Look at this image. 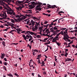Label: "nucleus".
Instances as JSON below:
<instances>
[{
  "label": "nucleus",
  "mask_w": 77,
  "mask_h": 77,
  "mask_svg": "<svg viewBox=\"0 0 77 77\" xmlns=\"http://www.w3.org/2000/svg\"><path fill=\"white\" fill-rule=\"evenodd\" d=\"M33 20H35V21H36V20H37V18L36 17H34L33 18Z\"/></svg>",
  "instance_id": "38"
},
{
  "label": "nucleus",
  "mask_w": 77,
  "mask_h": 77,
  "mask_svg": "<svg viewBox=\"0 0 77 77\" xmlns=\"http://www.w3.org/2000/svg\"><path fill=\"white\" fill-rule=\"evenodd\" d=\"M65 59L66 60V62H69V61H71V59L69 58H68L66 59L65 58Z\"/></svg>",
  "instance_id": "4"
},
{
  "label": "nucleus",
  "mask_w": 77,
  "mask_h": 77,
  "mask_svg": "<svg viewBox=\"0 0 77 77\" xmlns=\"http://www.w3.org/2000/svg\"><path fill=\"white\" fill-rule=\"evenodd\" d=\"M41 56H42V55L41 54H40L39 55H38L37 57H41Z\"/></svg>",
  "instance_id": "51"
},
{
  "label": "nucleus",
  "mask_w": 77,
  "mask_h": 77,
  "mask_svg": "<svg viewBox=\"0 0 77 77\" xmlns=\"http://www.w3.org/2000/svg\"><path fill=\"white\" fill-rule=\"evenodd\" d=\"M4 60L5 61H7V59H6V58H4Z\"/></svg>",
  "instance_id": "61"
},
{
  "label": "nucleus",
  "mask_w": 77,
  "mask_h": 77,
  "mask_svg": "<svg viewBox=\"0 0 77 77\" xmlns=\"http://www.w3.org/2000/svg\"><path fill=\"white\" fill-rule=\"evenodd\" d=\"M32 39L33 38H30L29 40V41H30L31 40H32Z\"/></svg>",
  "instance_id": "59"
},
{
  "label": "nucleus",
  "mask_w": 77,
  "mask_h": 77,
  "mask_svg": "<svg viewBox=\"0 0 77 77\" xmlns=\"http://www.w3.org/2000/svg\"><path fill=\"white\" fill-rule=\"evenodd\" d=\"M22 3H23V1H16V3H19V4H21Z\"/></svg>",
  "instance_id": "6"
},
{
  "label": "nucleus",
  "mask_w": 77,
  "mask_h": 77,
  "mask_svg": "<svg viewBox=\"0 0 77 77\" xmlns=\"http://www.w3.org/2000/svg\"><path fill=\"white\" fill-rule=\"evenodd\" d=\"M61 13H63V14H64V12L63 11H60L58 12V14H61Z\"/></svg>",
  "instance_id": "30"
},
{
  "label": "nucleus",
  "mask_w": 77,
  "mask_h": 77,
  "mask_svg": "<svg viewBox=\"0 0 77 77\" xmlns=\"http://www.w3.org/2000/svg\"><path fill=\"white\" fill-rule=\"evenodd\" d=\"M41 32H42V31H40L39 33L41 35H42V33H41Z\"/></svg>",
  "instance_id": "60"
},
{
  "label": "nucleus",
  "mask_w": 77,
  "mask_h": 77,
  "mask_svg": "<svg viewBox=\"0 0 77 77\" xmlns=\"http://www.w3.org/2000/svg\"><path fill=\"white\" fill-rule=\"evenodd\" d=\"M33 31H35L36 30H38L37 28H32Z\"/></svg>",
  "instance_id": "20"
},
{
  "label": "nucleus",
  "mask_w": 77,
  "mask_h": 77,
  "mask_svg": "<svg viewBox=\"0 0 77 77\" xmlns=\"http://www.w3.org/2000/svg\"><path fill=\"white\" fill-rule=\"evenodd\" d=\"M35 23H36V22H31V25L32 26H34V25H35Z\"/></svg>",
  "instance_id": "9"
},
{
  "label": "nucleus",
  "mask_w": 77,
  "mask_h": 77,
  "mask_svg": "<svg viewBox=\"0 0 77 77\" xmlns=\"http://www.w3.org/2000/svg\"><path fill=\"white\" fill-rule=\"evenodd\" d=\"M35 26H34V27H35V28L37 29H38V26H37V25H36V23H35Z\"/></svg>",
  "instance_id": "32"
},
{
  "label": "nucleus",
  "mask_w": 77,
  "mask_h": 77,
  "mask_svg": "<svg viewBox=\"0 0 77 77\" xmlns=\"http://www.w3.org/2000/svg\"><path fill=\"white\" fill-rule=\"evenodd\" d=\"M42 15H46V16H48V17H50V16L51 15V14H45V13H42Z\"/></svg>",
  "instance_id": "7"
},
{
  "label": "nucleus",
  "mask_w": 77,
  "mask_h": 77,
  "mask_svg": "<svg viewBox=\"0 0 77 77\" xmlns=\"http://www.w3.org/2000/svg\"><path fill=\"white\" fill-rule=\"evenodd\" d=\"M35 2H32L31 3V5H35V6L36 5H42V3L40 2H37L36 1H35Z\"/></svg>",
  "instance_id": "1"
},
{
  "label": "nucleus",
  "mask_w": 77,
  "mask_h": 77,
  "mask_svg": "<svg viewBox=\"0 0 77 77\" xmlns=\"http://www.w3.org/2000/svg\"><path fill=\"white\" fill-rule=\"evenodd\" d=\"M47 6H48V8H51V5H50L48 4Z\"/></svg>",
  "instance_id": "13"
},
{
  "label": "nucleus",
  "mask_w": 77,
  "mask_h": 77,
  "mask_svg": "<svg viewBox=\"0 0 77 77\" xmlns=\"http://www.w3.org/2000/svg\"><path fill=\"white\" fill-rule=\"evenodd\" d=\"M14 75H15V76H16V77H19V76L18 75V74H17V73H14Z\"/></svg>",
  "instance_id": "25"
},
{
  "label": "nucleus",
  "mask_w": 77,
  "mask_h": 77,
  "mask_svg": "<svg viewBox=\"0 0 77 77\" xmlns=\"http://www.w3.org/2000/svg\"><path fill=\"white\" fill-rule=\"evenodd\" d=\"M7 75H8V76H9V77H13V75H12L11 73H9V74H8Z\"/></svg>",
  "instance_id": "12"
},
{
  "label": "nucleus",
  "mask_w": 77,
  "mask_h": 77,
  "mask_svg": "<svg viewBox=\"0 0 77 77\" xmlns=\"http://www.w3.org/2000/svg\"><path fill=\"white\" fill-rule=\"evenodd\" d=\"M53 29H54V30H57V28L56 27L54 26V27L53 28Z\"/></svg>",
  "instance_id": "50"
},
{
  "label": "nucleus",
  "mask_w": 77,
  "mask_h": 77,
  "mask_svg": "<svg viewBox=\"0 0 77 77\" xmlns=\"http://www.w3.org/2000/svg\"><path fill=\"white\" fill-rule=\"evenodd\" d=\"M50 30H51V32L53 31V28H51L50 29Z\"/></svg>",
  "instance_id": "52"
},
{
  "label": "nucleus",
  "mask_w": 77,
  "mask_h": 77,
  "mask_svg": "<svg viewBox=\"0 0 77 77\" xmlns=\"http://www.w3.org/2000/svg\"><path fill=\"white\" fill-rule=\"evenodd\" d=\"M64 50H65V52H67V51H68V49H64Z\"/></svg>",
  "instance_id": "53"
},
{
  "label": "nucleus",
  "mask_w": 77,
  "mask_h": 77,
  "mask_svg": "<svg viewBox=\"0 0 77 77\" xmlns=\"http://www.w3.org/2000/svg\"><path fill=\"white\" fill-rule=\"evenodd\" d=\"M51 24H49V25H50V26H53L54 23H53V22H51Z\"/></svg>",
  "instance_id": "44"
},
{
  "label": "nucleus",
  "mask_w": 77,
  "mask_h": 77,
  "mask_svg": "<svg viewBox=\"0 0 77 77\" xmlns=\"http://www.w3.org/2000/svg\"><path fill=\"white\" fill-rule=\"evenodd\" d=\"M64 53H65V54L64 56H65V57H67V55H68V54L66 52H64Z\"/></svg>",
  "instance_id": "16"
},
{
  "label": "nucleus",
  "mask_w": 77,
  "mask_h": 77,
  "mask_svg": "<svg viewBox=\"0 0 77 77\" xmlns=\"http://www.w3.org/2000/svg\"><path fill=\"white\" fill-rule=\"evenodd\" d=\"M10 20H11L12 23H15V21H14V20L11 19H10Z\"/></svg>",
  "instance_id": "31"
},
{
  "label": "nucleus",
  "mask_w": 77,
  "mask_h": 77,
  "mask_svg": "<svg viewBox=\"0 0 77 77\" xmlns=\"http://www.w3.org/2000/svg\"><path fill=\"white\" fill-rule=\"evenodd\" d=\"M36 37H37L38 38H41V35H36Z\"/></svg>",
  "instance_id": "33"
},
{
  "label": "nucleus",
  "mask_w": 77,
  "mask_h": 77,
  "mask_svg": "<svg viewBox=\"0 0 77 77\" xmlns=\"http://www.w3.org/2000/svg\"><path fill=\"white\" fill-rule=\"evenodd\" d=\"M3 64H4V65H8V63L6 62H4L3 63Z\"/></svg>",
  "instance_id": "19"
},
{
  "label": "nucleus",
  "mask_w": 77,
  "mask_h": 77,
  "mask_svg": "<svg viewBox=\"0 0 77 77\" xmlns=\"http://www.w3.org/2000/svg\"><path fill=\"white\" fill-rule=\"evenodd\" d=\"M48 26H49V24H47L46 25H44V27H46V28H47L48 27Z\"/></svg>",
  "instance_id": "17"
},
{
  "label": "nucleus",
  "mask_w": 77,
  "mask_h": 77,
  "mask_svg": "<svg viewBox=\"0 0 77 77\" xmlns=\"http://www.w3.org/2000/svg\"><path fill=\"white\" fill-rule=\"evenodd\" d=\"M6 11H4L3 13L4 14H5V15H6Z\"/></svg>",
  "instance_id": "49"
},
{
  "label": "nucleus",
  "mask_w": 77,
  "mask_h": 77,
  "mask_svg": "<svg viewBox=\"0 0 77 77\" xmlns=\"http://www.w3.org/2000/svg\"><path fill=\"white\" fill-rule=\"evenodd\" d=\"M32 54L34 56H35L36 55V53H35V52L34 51L33 52Z\"/></svg>",
  "instance_id": "43"
},
{
  "label": "nucleus",
  "mask_w": 77,
  "mask_h": 77,
  "mask_svg": "<svg viewBox=\"0 0 77 77\" xmlns=\"http://www.w3.org/2000/svg\"><path fill=\"white\" fill-rule=\"evenodd\" d=\"M23 20H25L26 19V18H27V17L25 16H23V17H22Z\"/></svg>",
  "instance_id": "41"
},
{
  "label": "nucleus",
  "mask_w": 77,
  "mask_h": 77,
  "mask_svg": "<svg viewBox=\"0 0 77 77\" xmlns=\"http://www.w3.org/2000/svg\"><path fill=\"white\" fill-rule=\"evenodd\" d=\"M5 15L4 14H0V17H3L5 16Z\"/></svg>",
  "instance_id": "15"
},
{
  "label": "nucleus",
  "mask_w": 77,
  "mask_h": 77,
  "mask_svg": "<svg viewBox=\"0 0 77 77\" xmlns=\"http://www.w3.org/2000/svg\"><path fill=\"white\" fill-rule=\"evenodd\" d=\"M57 45H58V46H60V44H61V43H57Z\"/></svg>",
  "instance_id": "58"
},
{
  "label": "nucleus",
  "mask_w": 77,
  "mask_h": 77,
  "mask_svg": "<svg viewBox=\"0 0 77 77\" xmlns=\"http://www.w3.org/2000/svg\"><path fill=\"white\" fill-rule=\"evenodd\" d=\"M33 51H34V52L35 51V52H36V51L37 52H38V50H36V49L33 50Z\"/></svg>",
  "instance_id": "55"
},
{
  "label": "nucleus",
  "mask_w": 77,
  "mask_h": 77,
  "mask_svg": "<svg viewBox=\"0 0 77 77\" xmlns=\"http://www.w3.org/2000/svg\"><path fill=\"white\" fill-rule=\"evenodd\" d=\"M55 7H56L55 5H52V6H51V8H52V9H53V8H54Z\"/></svg>",
  "instance_id": "26"
},
{
  "label": "nucleus",
  "mask_w": 77,
  "mask_h": 77,
  "mask_svg": "<svg viewBox=\"0 0 77 77\" xmlns=\"http://www.w3.org/2000/svg\"><path fill=\"white\" fill-rule=\"evenodd\" d=\"M26 33H29V34H30V35H34V34H35V33L32 32L30 31H27Z\"/></svg>",
  "instance_id": "2"
},
{
  "label": "nucleus",
  "mask_w": 77,
  "mask_h": 77,
  "mask_svg": "<svg viewBox=\"0 0 77 77\" xmlns=\"http://www.w3.org/2000/svg\"><path fill=\"white\" fill-rule=\"evenodd\" d=\"M19 9H20V10H21L22 9V8H24L23 7H21V6H20L19 7Z\"/></svg>",
  "instance_id": "56"
},
{
  "label": "nucleus",
  "mask_w": 77,
  "mask_h": 77,
  "mask_svg": "<svg viewBox=\"0 0 77 77\" xmlns=\"http://www.w3.org/2000/svg\"><path fill=\"white\" fill-rule=\"evenodd\" d=\"M50 29V28H49L48 29H47L45 31V33H47L48 32H49V29Z\"/></svg>",
  "instance_id": "18"
},
{
  "label": "nucleus",
  "mask_w": 77,
  "mask_h": 77,
  "mask_svg": "<svg viewBox=\"0 0 77 77\" xmlns=\"http://www.w3.org/2000/svg\"><path fill=\"white\" fill-rule=\"evenodd\" d=\"M41 63H42V65H44V66H45V63H44V61H43Z\"/></svg>",
  "instance_id": "29"
},
{
  "label": "nucleus",
  "mask_w": 77,
  "mask_h": 77,
  "mask_svg": "<svg viewBox=\"0 0 77 77\" xmlns=\"http://www.w3.org/2000/svg\"><path fill=\"white\" fill-rule=\"evenodd\" d=\"M40 30V31H42V28L41 27H39L38 28Z\"/></svg>",
  "instance_id": "45"
},
{
  "label": "nucleus",
  "mask_w": 77,
  "mask_h": 77,
  "mask_svg": "<svg viewBox=\"0 0 77 77\" xmlns=\"http://www.w3.org/2000/svg\"><path fill=\"white\" fill-rule=\"evenodd\" d=\"M11 24H12L11 25V27H14V24L12 23H11Z\"/></svg>",
  "instance_id": "42"
},
{
  "label": "nucleus",
  "mask_w": 77,
  "mask_h": 77,
  "mask_svg": "<svg viewBox=\"0 0 77 77\" xmlns=\"http://www.w3.org/2000/svg\"><path fill=\"white\" fill-rule=\"evenodd\" d=\"M35 23V24H36V26H37L39 27V26H40V24H39V22L38 23H37V22H36Z\"/></svg>",
  "instance_id": "10"
},
{
  "label": "nucleus",
  "mask_w": 77,
  "mask_h": 77,
  "mask_svg": "<svg viewBox=\"0 0 77 77\" xmlns=\"http://www.w3.org/2000/svg\"><path fill=\"white\" fill-rule=\"evenodd\" d=\"M60 33L62 35H64V33L63 32V31H62L61 32H60Z\"/></svg>",
  "instance_id": "40"
},
{
  "label": "nucleus",
  "mask_w": 77,
  "mask_h": 77,
  "mask_svg": "<svg viewBox=\"0 0 77 77\" xmlns=\"http://www.w3.org/2000/svg\"><path fill=\"white\" fill-rule=\"evenodd\" d=\"M64 36H66V37L67 38H70V37H69V35H68L67 34H66V35H64Z\"/></svg>",
  "instance_id": "21"
},
{
  "label": "nucleus",
  "mask_w": 77,
  "mask_h": 77,
  "mask_svg": "<svg viewBox=\"0 0 77 77\" xmlns=\"http://www.w3.org/2000/svg\"><path fill=\"white\" fill-rule=\"evenodd\" d=\"M48 38H45L44 39V41H47V40L48 39Z\"/></svg>",
  "instance_id": "63"
},
{
  "label": "nucleus",
  "mask_w": 77,
  "mask_h": 77,
  "mask_svg": "<svg viewBox=\"0 0 77 77\" xmlns=\"http://www.w3.org/2000/svg\"><path fill=\"white\" fill-rule=\"evenodd\" d=\"M66 28H62L60 29V30H65V29H66Z\"/></svg>",
  "instance_id": "37"
},
{
  "label": "nucleus",
  "mask_w": 77,
  "mask_h": 77,
  "mask_svg": "<svg viewBox=\"0 0 77 77\" xmlns=\"http://www.w3.org/2000/svg\"><path fill=\"white\" fill-rule=\"evenodd\" d=\"M13 12H14V11H13L12 12H9V14L10 15H12Z\"/></svg>",
  "instance_id": "24"
},
{
  "label": "nucleus",
  "mask_w": 77,
  "mask_h": 77,
  "mask_svg": "<svg viewBox=\"0 0 77 77\" xmlns=\"http://www.w3.org/2000/svg\"><path fill=\"white\" fill-rule=\"evenodd\" d=\"M32 5H29L28 6V7H29V9H32Z\"/></svg>",
  "instance_id": "22"
},
{
  "label": "nucleus",
  "mask_w": 77,
  "mask_h": 77,
  "mask_svg": "<svg viewBox=\"0 0 77 77\" xmlns=\"http://www.w3.org/2000/svg\"><path fill=\"white\" fill-rule=\"evenodd\" d=\"M32 60H31L30 61V62H29V64H30V63H32Z\"/></svg>",
  "instance_id": "47"
},
{
  "label": "nucleus",
  "mask_w": 77,
  "mask_h": 77,
  "mask_svg": "<svg viewBox=\"0 0 77 77\" xmlns=\"http://www.w3.org/2000/svg\"><path fill=\"white\" fill-rule=\"evenodd\" d=\"M50 44V41H49V42H47L45 44V45H48V44Z\"/></svg>",
  "instance_id": "23"
},
{
  "label": "nucleus",
  "mask_w": 77,
  "mask_h": 77,
  "mask_svg": "<svg viewBox=\"0 0 77 77\" xmlns=\"http://www.w3.org/2000/svg\"><path fill=\"white\" fill-rule=\"evenodd\" d=\"M48 23V21H45L44 23H43V24H47Z\"/></svg>",
  "instance_id": "28"
},
{
  "label": "nucleus",
  "mask_w": 77,
  "mask_h": 77,
  "mask_svg": "<svg viewBox=\"0 0 77 77\" xmlns=\"http://www.w3.org/2000/svg\"><path fill=\"white\" fill-rule=\"evenodd\" d=\"M61 34V33H59L58 34L56 33V35H56V36H59Z\"/></svg>",
  "instance_id": "35"
},
{
  "label": "nucleus",
  "mask_w": 77,
  "mask_h": 77,
  "mask_svg": "<svg viewBox=\"0 0 77 77\" xmlns=\"http://www.w3.org/2000/svg\"><path fill=\"white\" fill-rule=\"evenodd\" d=\"M38 10L39 11H41V10H42V8H41V7L38 8Z\"/></svg>",
  "instance_id": "34"
},
{
  "label": "nucleus",
  "mask_w": 77,
  "mask_h": 77,
  "mask_svg": "<svg viewBox=\"0 0 77 77\" xmlns=\"http://www.w3.org/2000/svg\"><path fill=\"white\" fill-rule=\"evenodd\" d=\"M35 5H32V6H31L32 7V8H31V9H33V8H34L35 7Z\"/></svg>",
  "instance_id": "27"
},
{
  "label": "nucleus",
  "mask_w": 77,
  "mask_h": 77,
  "mask_svg": "<svg viewBox=\"0 0 77 77\" xmlns=\"http://www.w3.org/2000/svg\"><path fill=\"white\" fill-rule=\"evenodd\" d=\"M5 16L3 17V19L4 20H5L6 19V18H7V17H8V16L6 15V14H5Z\"/></svg>",
  "instance_id": "11"
},
{
  "label": "nucleus",
  "mask_w": 77,
  "mask_h": 77,
  "mask_svg": "<svg viewBox=\"0 0 77 77\" xmlns=\"http://www.w3.org/2000/svg\"><path fill=\"white\" fill-rule=\"evenodd\" d=\"M41 5H38L36 6V8H39V7H41Z\"/></svg>",
  "instance_id": "46"
},
{
  "label": "nucleus",
  "mask_w": 77,
  "mask_h": 77,
  "mask_svg": "<svg viewBox=\"0 0 77 77\" xmlns=\"http://www.w3.org/2000/svg\"><path fill=\"white\" fill-rule=\"evenodd\" d=\"M17 20H18V22H19H19H20V21H21V20H20V18H18L17 19Z\"/></svg>",
  "instance_id": "57"
},
{
  "label": "nucleus",
  "mask_w": 77,
  "mask_h": 77,
  "mask_svg": "<svg viewBox=\"0 0 77 77\" xmlns=\"http://www.w3.org/2000/svg\"><path fill=\"white\" fill-rule=\"evenodd\" d=\"M38 63H40V64H41V61H40V60H38Z\"/></svg>",
  "instance_id": "54"
},
{
  "label": "nucleus",
  "mask_w": 77,
  "mask_h": 77,
  "mask_svg": "<svg viewBox=\"0 0 77 77\" xmlns=\"http://www.w3.org/2000/svg\"><path fill=\"white\" fill-rule=\"evenodd\" d=\"M0 27L1 28H3V27H4V26H3L2 25L1 26H0Z\"/></svg>",
  "instance_id": "62"
},
{
  "label": "nucleus",
  "mask_w": 77,
  "mask_h": 77,
  "mask_svg": "<svg viewBox=\"0 0 77 77\" xmlns=\"http://www.w3.org/2000/svg\"><path fill=\"white\" fill-rule=\"evenodd\" d=\"M3 69L5 71H7V69H6V66H3Z\"/></svg>",
  "instance_id": "14"
},
{
  "label": "nucleus",
  "mask_w": 77,
  "mask_h": 77,
  "mask_svg": "<svg viewBox=\"0 0 77 77\" xmlns=\"http://www.w3.org/2000/svg\"><path fill=\"white\" fill-rule=\"evenodd\" d=\"M63 36L64 38H63V39L65 40L66 42H67V41H66V40L67 39V40H68V38H67L66 35H63Z\"/></svg>",
  "instance_id": "3"
},
{
  "label": "nucleus",
  "mask_w": 77,
  "mask_h": 77,
  "mask_svg": "<svg viewBox=\"0 0 77 77\" xmlns=\"http://www.w3.org/2000/svg\"><path fill=\"white\" fill-rule=\"evenodd\" d=\"M51 32H52V33H54L53 35H54V36H55L56 35V32L55 31H50Z\"/></svg>",
  "instance_id": "8"
},
{
  "label": "nucleus",
  "mask_w": 77,
  "mask_h": 77,
  "mask_svg": "<svg viewBox=\"0 0 77 77\" xmlns=\"http://www.w3.org/2000/svg\"><path fill=\"white\" fill-rule=\"evenodd\" d=\"M47 12H48V13H50V12H51V11L47 10Z\"/></svg>",
  "instance_id": "64"
},
{
  "label": "nucleus",
  "mask_w": 77,
  "mask_h": 77,
  "mask_svg": "<svg viewBox=\"0 0 77 77\" xmlns=\"http://www.w3.org/2000/svg\"><path fill=\"white\" fill-rule=\"evenodd\" d=\"M60 33L62 35H64V33L63 32V31H62L61 32H60Z\"/></svg>",
  "instance_id": "39"
},
{
  "label": "nucleus",
  "mask_w": 77,
  "mask_h": 77,
  "mask_svg": "<svg viewBox=\"0 0 77 77\" xmlns=\"http://www.w3.org/2000/svg\"><path fill=\"white\" fill-rule=\"evenodd\" d=\"M5 54H2V57H4L5 56Z\"/></svg>",
  "instance_id": "48"
},
{
  "label": "nucleus",
  "mask_w": 77,
  "mask_h": 77,
  "mask_svg": "<svg viewBox=\"0 0 77 77\" xmlns=\"http://www.w3.org/2000/svg\"><path fill=\"white\" fill-rule=\"evenodd\" d=\"M26 13H27V14H32V12L27 11L26 12Z\"/></svg>",
  "instance_id": "36"
},
{
  "label": "nucleus",
  "mask_w": 77,
  "mask_h": 77,
  "mask_svg": "<svg viewBox=\"0 0 77 77\" xmlns=\"http://www.w3.org/2000/svg\"><path fill=\"white\" fill-rule=\"evenodd\" d=\"M73 43V41H71L70 43H68V46H67L66 47L68 48V47H70V45H70V44H72Z\"/></svg>",
  "instance_id": "5"
}]
</instances>
